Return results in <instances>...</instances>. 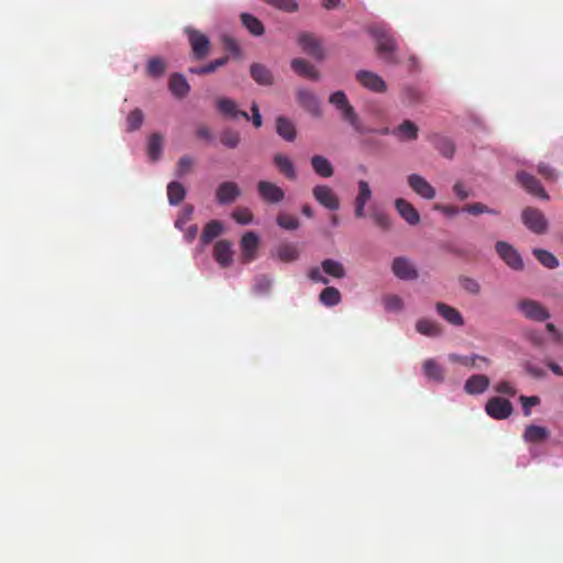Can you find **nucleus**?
Returning a JSON list of instances; mask_svg holds the SVG:
<instances>
[{
    "mask_svg": "<svg viewBox=\"0 0 563 563\" xmlns=\"http://www.w3.org/2000/svg\"><path fill=\"white\" fill-rule=\"evenodd\" d=\"M460 284L465 291L472 295H478L481 291V285L474 278L463 276L460 278Z\"/></svg>",
    "mask_w": 563,
    "mask_h": 563,
    "instance_id": "nucleus-53",
    "label": "nucleus"
},
{
    "mask_svg": "<svg viewBox=\"0 0 563 563\" xmlns=\"http://www.w3.org/2000/svg\"><path fill=\"white\" fill-rule=\"evenodd\" d=\"M532 253L544 267L553 269L559 266L558 258L549 251L534 249Z\"/></svg>",
    "mask_w": 563,
    "mask_h": 563,
    "instance_id": "nucleus-43",
    "label": "nucleus"
},
{
    "mask_svg": "<svg viewBox=\"0 0 563 563\" xmlns=\"http://www.w3.org/2000/svg\"><path fill=\"white\" fill-rule=\"evenodd\" d=\"M438 313L450 324L462 327L464 324V318L462 313L454 307H451L444 302H438L435 305Z\"/></svg>",
    "mask_w": 563,
    "mask_h": 563,
    "instance_id": "nucleus-22",
    "label": "nucleus"
},
{
    "mask_svg": "<svg viewBox=\"0 0 563 563\" xmlns=\"http://www.w3.org/2000/svg\"><path fill=\"white\" fill-rule=\"evenodd\" d=\"M185 33L187 34L194 58L203 59L207 57L210 51V41L208 36L192 27H186Z\"/></svg>",
    "mask_w": 563,
    "mask_h": 563,
    "instance_id": "nucleus-3",
    "label": "nucleus"
},
{
    "mask_svg": "<svg viewBox=\"0 0 563 563\" xmlns=\"http://www.w3.org/2000/svg\"><path fill=\"white\" fill-rule=\"evenodd\" d=\"M371 218L376 227L383 231H389L393 227V222L387 212L378 208L371 209Z\"/></svg>",
    "mask_w": 563,
    "mask_h": 563,
    "instance_id": "nucleus-39",
    "label": "nucleus"
},
{
    "mask_svg": "<svg viewBox=\"0 0 563 563\" xmlns=\"http://www.w3.org/2000/svg\"><path fill=\"white\" fill-rule=\"evenodd\" d=\"M395 208L398 214L409 224L417 225L420 222V214L413 205L404 198L395 200Z\"/></svg>",
    "mask_w": 563,
    "mask_h": 563,
    "instance_id": "nucleus-19",
    "label": "nucleus"
},
{
    "mask_svg": "<svg viewBox=\"0 0 563 563\" xmlns=\"http://www.w3.org/2000/svg\"><path fill=\"white\" fill-rule=\"evenodd\" d=\"M264 2L286 12H295L298 4L295 0H263Z\"/></svg>",
    "mask_w": 563,
    "mask_h": 563,
    "instance_id": "nucleus-52",
    "label": "nucleus"
},
{
    "mask_svg": "<svg viewBox=\"0 0 563 563\" xmlns=\"http://www.w3.org/2000/svg\"><path fill=\"white\" fill-rule=\"evenodd\" d=\"M186 196L185 187L178 181H172L167 186V197L170 205H179Z\"/></svg>",
    "mask_w": 563,
    "mask_h": 563,
    "instance_id": "nucleus-38",
    "label": "nucleus"
},
{
    "mask_svg": "<svg viewBox=\"0 0 563 563\" xmlns=\"http://www.w3.org/2000/svg\"><path fill=\"white\" fill-rule=\"evenodd\" d=\"M490 380L486 375H472L464 385V389L470 395L483 394L489 386Z\"/></svg>",
    "mask_w": 563,
    "mask_h": 563,
    "instance_id": "nucleus-24",
    "label": "nucleus"
},
{
    "mask_svg": "<svg viewBox=\"0 0 563 563\" xmlns=\"http://www.w3.org/2000/svg\"><path fill=\"white\" fill-rule=\"evenodd\" d=\"M322 272L333 278H344L346 275L343 264L339 261L327 258L321 262Z\"/></svg>",
    "mask_w": 563,
    "mask_h": 563,
    "instance_id": "nucleus-34",
    "label": "nucleus"
},
{
    "mask_svg": "<svg viewBox=\"0 0 563 563\" xmlns=\"http://www.w3.org/2000/svg\"><path fill=\"white\" fill-rule=\"evenodd\" d=\"M517 179L522 187H525L530 194L543 198L549 199L548 194L544 188L541 186L540 181L532 175L520 172L517 174Z\"/></svg>",
    "mask_w": 563,
    "mask_h": 563,
    "instance_id": "nucleus-20",
    "label": "nucleus"
},
{
    "mask_svg": "<svg viewBox=\"0 0 563 563\" xmlns=\"http://www.w3.org/2000/svg\"><path fill=\"white\" fill-rule=\"evenodd\" d=\"M407 181L412 191H415L421 198L431 200L435 197V189L421 175L410 174L407 178Z\"/></svg>",
    "mask_w": 563,
    "mask_h": 563,
    "instance_id": "nucleus-12",
    "label": "nucleus"
},
{
    "mask_svg": "<svg viewBox=\"0 0 563 563\" xmlns=\"http://www.w3.org/2000/svg\"><path fill=\"white\" fill-rule=\"evenodd\" d=\"M273 162L279 173L283 174L287 179L295 180L297 178L295 165L288 156L282 153H277L274 155Z\"/></svg>",
    "mask_w": 563,
    "mask_h": 563,
    "instance_id": "nucleus-23",
    "label": "nucleus"
},
{
    "mask_svg": "<svg viewBox=\"0 0 563 563\" xmlns=\"http://www.w3.org/2000/svg\"><path fill=\"white\" fill-rule=\"evenodd\" d=\"M162 147H163L162 135L158 133H153L148 137V143H147V153H148V156L152 158V161L158 159V157L161 156V153H162Z\"/></svg>",
    "mask_w": 563,
    "mask_h": 563,
    "instance_id": "nucleus-42",
    "label": "nucleus"
},
{
    "mask_svg": "<svg viewBox=\"0 0 563 563\" xmlns=\"http://www.w3.org/2000/svg\"><path fill=\"white\" fill-rule=\"evenodd\" d=\"M277 257L285 263H290L299 257V251L295 244L285 243L277 247Z\"/></svg>",
    "mask_w": 563,
    "mask_h": 563,
    "instance_id": "nucleus-37",
    "label": "nucleus"
},
{
    "mask_svg": "<svg viewBox=\"0 0 563 563\" xmlns=\"http://www.w3.org/2000/svg\"><path fill=\"white\" fill-rule=\"evenodd\" d=\"M422 372L430 380L441 383L444 379V368L432 358L424 361Z\"/></svg>",
    "mask_w": 563,
    "mask_h": 563,
    "instance_id": "nucleus-31",
    "label": "nucleus"
},
{
    "mask_svg": "<svg viewBox=\"0 0 563 563\" xmlns=\"http://www.w3.org/2000/svg\"><path fill=\"white\" fill-rule=\"evenodd\" d=\"M526 335L527 339L536 346H542L544 343L543 335L538 331H528Z\"/></svg>",
    "mask_w": 563,
    "mask_h": 563,
    "instance_id": "nucleus-63",
    "label": "nucleus"
},
{
    "mask_svg": "<svg viewBox=\"0 0 563 563\" xmlns=\"http://www.w3.org/2000/svg\"><path fill=\"white\" fill-rule=\"evenodd\" d=\"M229 60L228 56H223L221 58L214 59L210 62L209 64L205 65L203 71H207L208 74H211L216 71L219 67L224 66Z\"/></svg>",
    "mask_w": 563,
    "mask_h": 563,
    "instance_id": "nucleus-61",
    "label": "nucleus"
},
{
    "mask_svg": "<svg viewBox=\"0 0 563 563\" xmlns=\"http://www.w3.org/2000/svg\"><path fill=\"white\" fill-rule=\"evenodd\" d=\"M329 102L340 112L341 119L349 123L352 129L360 134L371 132L361 121L354 107L350 103L346 95L342 90H338L330 95Z\"/></svg>",
    "mask_w": 563,
    "mask_h": 563,
    "instance_id": "nucleus-1",
    "label": "nucleus"
},
{
    "mask_svg": "<svg viewBox=\"0 0 563 563\" xmlns=\"http://www.w3.org/2000/svg\"><path fill=\"white\" fill-rule=\"evenodd\" d=\"M512 410L511 402L501 397L490 398L485 406L486 413L496 420L507 419L512 413Z\"/></svg>",
    "mask_w": 563,
    "mask_h": 563,
    "instance_id": "nucleus-7",
    "label": "nucleus"
},
{
    "mask_svg": "<svg viewBox=\"0 0 563 563\" xmlns=\"http://www.w3.org/2000/svg\"><path fill=\"white\" fill-rule=\"evenodd\" d=\"M223 231V225L219 220H211L206 224V227L202 230L200 242L203 245L209 244L212 242L216 238H218Z\"/></svg>",
    "mask_w": 563,
    "mask_h": 563,
    "instance_id": "nucleus-33",
    "label": "nucleus"
},
{
    "mask_svg": "<svg viewBox=\"0 0 563 563\" xmlns=\"http://www.w3.org/2000/svg\"><path fill=\"white\" fill-rule=\"evenodd\" d=\"M213 258L222 267H229L233 262L232 243L228 240H220L213 246Z\"/></svg>",
    "mask_w": 563,
    "mask_h": 563,
    "instance_id": "nucleus-17",
    "label": "nucleus"
},
{
    "mask_svg": "<svg viewBox=\"0 0 563 563\" xmlns=\"http://www.w3.org/2000/svg\"><path fill=\"white\" fill-rule=\"evenodd\" d=\"M523 224L536 234H543L548 230V220L542 211L528 207L521 213Z\"/></svg>",
    "mask_w": 563,
    "mask_h": 563,
    "instance_id": "nucleus-4",
    "label": "nucleus"
},
{
    "mask_svg": "<svg viewBox=\"0 0 563 563\" xmlns=\"http://www.w3.org/2000/svg\"><path fill=\"white\" fill-rule=\"evenodd\" d=\"M257 191L260 197L268 203H278L285 198L283 188L267 180L258 181Z\"/></svg>",
    "mask_w": 563,
    "mask_h": 563,
    "instance_id": "nucleus-13",
    "label": "nucleus"
},
{
    "mask_svg": "<svg viewBox=\"0 0 563 563\" xmlns=\"http://www.w3.org/2000/svg\"><path fill=\"white\" fill-rule=\"evenodd\" d=\"M549 430L544 427L529 424L523 433V440L528 443H540L549 438Z\"/></svg>",
    "mask_w": 563,
    "mask_h": 563,
    "instance_id": "nucleus-32",
    "label": "nucleus"
},
{
    "mask_svg": "<svg viewBox=\"0 0 563 563\" xmlns=\"http://www.w3.org/2000/svg\"><path fill=\"white\" fill-rule=\"evenodd\" d=\"M217 109L220 113H222L225 117L236 119L239 117L245 119L246 121L250 120V115L246 111L239 110L238 104L235 101L229 98H219L217 100Z\"/></svg>",
    "mask_w": 563,
    "mask_h": 563,
    "instance_id": "nucleus-21",
    "label": "nucleus"
},
{
    "mask_svg": "<svg viewBox=\"0 0 563 563\" xmlns=\"http://www.w3.org/2000/svg\"><path fill=\"white\" fill-rule=\"evenodd\" d=\"M191 166H192V159L189 156L185 155V156L180 157L177 163V170H176L177 176L183 177L184 175H186L191 169Z\"/></svg>",
    "mask_w": 563,
    "mask_h": 563,
    "instance_id": "nucleus-58",
    "label": "nucleus"
},
{
    "mask_svg": "<svg viewBox=\"0 0 563 563\" xmlns=\"http://www.w3.org/2000/svg\"><path fill=\"white\" fill-rule=\"evenodd\" d=\"M273 282L268 275H257L253 279L252 291L256 295H267L271 291Z\"/></svg>",
    "mask_w": 563,
    "mask_h": 563,
    "instance_id": "nucleus-41",
    "label": "nucleus"
},
{
    "mask_svg": "<svg viewBox=\"0 0 563 563\" xmlns=\"http://www.w3.org/2000/svg\"><path fill=\"white\" fill-rule=\"evenodd\" d=\"M298 43L306 54L318 60L323 58L324 54L322 45L314 35L310 33H301L298 37Z\"/></svg>",
    "mask_w": 563,
    "mask_h": 563,
    "instance_id": "nucleus-14",
    "label": "nucleus"
},
{
    "mask_svg": "<svg viewBox=\"0 0 563 563\" xmlns=\"http://www.w3.org/2000/svg\"><path fill=\"white\" fill-rule=\"evenodd\" d=\"M494 388L499 394H505L510 397L516 395V388L507 380L498 382Z\"/></svg>",
    "mask_w": 563,
    "mask_h": 563,
    "instance_id": "nucleus-59",
    "label": "nucleus"
},
{
    "mask_svg": "<svg viewBox=\"0 0 563 563\" xmlns=\"http://www.w3.org/2000/svg\"><path fill=\"white\" fill-rule=\"evenodd\" d=\"M165 63L163 59L154 57L147 63L146 71L152 77H159L165 73Z\"/></svg>",
    "mask_w": 563,
    "mask_h": 563,
    "instance_id": "nucleus-48",
    "label": "nucleus"
},
{
    "mask_svg": "<svg viewBox=\"0 0 563 563\" xmlns=\"http://www.w3.org/2000/svg\"><path fill=\"white\" fill-rule=\"evenodd\" d=\"M220 141L224 146L229 148H235L240 143V135L235 131L225 130L221 134Z\"/></svg>",
    "mask_w": 563,
    "mask_h": 563,
    "instance_id": "nucleus-51",
    "label": "nucleus"
},
{
    "mask_svg": "<svg viewBox=\"0 0 563 563\" xmlns=\"http://www.w3.org/2000/svg\"><path fill=\"white\" fill-rule=\"evenodd\" d=\"M258 246V235L253 231L246 232L240 241L241 261L243 263L253 262L257 256Z\"/></svg>",
    "mask_w": 563,
    "mask_h": 563,
    "instance_id": "nucleus-9",
    "label": "nucleus"
},
{
    "mask_svg": "<svg viewBox=\"0 0 563 563\" xmlns=\"http://www.w3.org/2000/svg\"><path fill=\"white\" fill-rule=\"evenodd\" d=\"M525 369L530 376H532L534 378H543L547 375V373L543 368H541L530 362L526 363Z\"/></svg>",
    "mask_w": 563,
    "mask_h": 563,
    "instance_id": "nucleus-60",
    "label": "nucleus"
},
{
    "mask_svg": "<svg viewBox=\"0 0 563 563\" xmlns=\"http://www.w3.org/2000/svg\"><path fill=\"white\" fill-rule=\"evenodd\" d=\"M356 80L363 87H365L368 90H372L374 92H384V91H386V88H387L384 79L379 75L372 73V71L360 70L356 74Z\"/></svg>",
    "mask_w": 563,
    "mask_h": 563,
    "instance_id": "nucleus-15",
    "label": "nucleus"
},
{
    "mask_svg": "<svg viewBox=\"0 0 563 563\" xmlns=\"http://www.w3.org/2000/svg\"><path fill=\"white\" fill-rule=\"evenodd\" d=\"M418 126L410 120H405L401 124L393 130V134L399 141H413L418 137Z\"/></svg>",
    "mask_w": 563,
    "mask_h": 563,
    "instance_id": "nucleus-25",
    "label": "nucleus"
},
{
    "mask_svg": "<svg viewBox=\"0 0 563 563\" xmlns=\"http://www.w3.org/2000/svg\"><path fill=\"white\" fill-rule=\"evenodd\" d=\"M144 114L143 111L139 108L133 109L126 118V130L129 132L136 131L143 124Z\"/></svg>",
    "mask_w": 563,
    "mask_h": 563,
    "instance_id": "nucleus-45",
    "label": "nucleus"
},
{
    "mask_svg": "<svg viewBox=\"0 0 563 563\" xmlns=\"http://www.w3.org/2000/svg\"><path fill=\"white\" fill-rule=\"evenodd\" d=\"M518 310L529 320L542 322L550 318L548 309L537 300L521 299L517 303Z\"/></svg>",
    "mask_w": 563,
    "mask_h": 563,
    "instance_id": "nucleus-5",
    "label": "nucleus"
},
{
    "mask_svg": "<svg viewBox=\"0 0 563 563\" xmlns=\"http://www.w3.org/2000/svg\"><path fill=\"white\" fill-rule=\"evenodd\" d=\"M453 191L461 200H465L468 197V192L466 191L464 185L461 181H457L453 186Z\"/></svg>",
    "mask_w": 563,
    "mask_h": 563,
    "instance_id": "nucleus-64",
    "label": "nucleus"
},
{
    "mask_svg": "<svg viewBox=\"0 0 563 563\" xmlns=\"http://www.w3.org/2000/svg\"><path fill=\"white\" fill-rule=\"evenodd\" d=\"M369 33L376 40L377 52L386 63L397 65L399 59L395 56L397 44L389 29L384 25H374L369 29Z\"/></svg>",
    "mask_w": 563,
    "mask_h": 563,
    "instance_id": "nucleus-2",
    "label": "nucleus"
},
{
    "mask_svg": "<svg viewBox=\"0 0 563 563\" xmlns=\"http://www.w3.org/2000/svg\"><path fill=\"white\" fill-rule=\"evenodd\" d=\"M250 74L254 81L258 85L271 86L274 82L273 74L266 66L262 64H252L250 68Z\"/></svg>",
    "mask_w": 563,
    "mask_h": 563,
    "instance_id": "nucleus-28",
    "label": "nucleus"
},
{
    "mask_svg": "<svg viewBox=\"0 0 563 563\" xmlns=\"http://www.w3.org/2000/svg\"><path fill=\"white\" fill-rule=\"evenodd\" d=\"M539 174L547 180H555V170L547 164H540L538 168Z\"/></svg>",
    "mask_w": 563,
    "mask_h": 563,
    "instance_id": "nucleus-62",
    "label": "nucleus"
},
{
    "mask_svg": "<svg viewBox=\"0 0 563 563\" xmlns=\"http://www.w3.org/2000/svg\"><path fill=\"white\" fill-rule=\"evenodd\" d=\"M393 273L400 279L412 280L418 277L413 264L406 257H396L391 265Z\"/></svg>",
    "mask_w": 563,
    "mask_h": 563,
    "instance_id": "nucleus-18",
    "label": "nucleus"
},
{
    "mask_svg": "<svg viewBox=\"0 0 563 563\" xmlns=\"http://www.w3.org/2000/svg\"><path fill=\"white\" fill-rule=\"evenodd\" d=\"M419 333L427 336H439L441 334L440 325L430 319H420L416 323Z\"/></svg>",
    "mask_w": 563,
    "mask_h": 563,
    "instance_id": "nucleus-40",
    "label": "nucleus"
},
{
    "mask_svg": "<svg viewBox=\"0 0 563 563\" xmlns=\"http://www.w3.org/2000/svg\"><path fill=\"white\" fill-rule=\"evenodd\" d=\"M373 192L366 180H358L357 183V195L354 199V216L357 219L365 217V207L372 199Z\"/></svg>",
    "mask_w": 563,
    "mask_h": 563,
    "instance_id": "nucleus-11",
    "label": "nucleus"
},
{
    "mask_svg": "<svg viewBox=\"0 0 563 563\" xmlns=\"http://www.w3.org/2000/svg\"><path fill=\"white\" fill-rule=\"evenodd\" d=\"M311 167L313 172L322 177V178H330L334 174V168L331 164V162L322 156V155H313L311 157Z\"/></svg>",
    "mask_w": 563,
    "mask_h": 563,
    "instance_id": "nucleus-26",
    "label": "nucleus"
},
{
    "mask_svg": "<svg viewBox=\"0 0 563 563\" xmlns=\"http://www.w3.org/2000/svg\"><path fill=\"white\" fill-rule=\"evenodd\" d=\"M169 89L175 97L184 98L188 95L190 86L184 75L175 73L169 78Z\"/></svg>",
    "mask_w": 563,
    "mask_h": 563,
    "instance_id": "nucleus-29",
    "label": "nucleus"
},
{
    "mask_svg": "<svg viewBox=\"0 0 563 563\" xmlns=\"http://www.w3.org/2000/svg\"><path fill=\"white\" fill-rule=\"evenodd\" d=\"M232 217L240 224H247L253 220L252 212L246 208L235 210Z\"/></svg>",
    "mask_w": 563,
    "mask_h": 563,
    "instance_id": "nucleus-55",
    "label": "nucleus"
},
{
    "mask_svg": "<svg viewBox=\"0 0 563 563\" xmlns=\"http://www.w3.org/2000/svg\"><path fill=\"white\" fill-rule=\"evenodd\" d=\"M449 358L452 362L461 363L462 365L470 366V367H477V364H476L477 360H479L486 364L489 363L488 358H486L484 356L476 355V354H473L472 356H462V355H457V354H450Z\"/></svg>",
    "mask_w": 563,
    "mask_h": 563,
    "instance_id": "nucleus-46",
    "label": "nucleus"
},
{
    "mask_svg": "<svg viewBox=\"0 0 563 563\" xmlns=\"http://www.w3.org/2000/svg\"><path fill=\"white\" fill-rule=\"evenodd\" d=\"M321 272V267L313 266L308 271L307 276L313 283H319L323 285L329 284V279L324 277Z\"/></svg>",
    "mask_w": 563,
    "mask_h": 563,
    "instance_id": "nucleus-57",
    "label": "nucleus"
},
{
    "mask_svg": "<svg viewBox=\"0 0 563 563\" xmlns=\"http://www.w3.org/2000/svg\"><path fill=\"white\" fill-rule=\"evenodd\" d=\"M291 68L296 74L308 79L318 80L320 77L316 67L302 58L292 59Z\"/></svg>",
    "mask_w": 563,
    "mask_h": 563,
    "instance_id": "nucleus-27",
    "label": "nucleus"
},
{
    "mask_svg": "<svg viewBox=\"0 0 563 563\" xmlns=\"http://www.w3.org/2000/svg\"><path fill=\"white\" fill-rule=\"evenodd\" d=\"M463 210L471 214H474V216L482 214V213H488V214H498L499 213L497 210L490 209L482 202H474V203L467 205L464 207Z\"/></svg>",
    "mask_w": 563,
    "mask_h": 563,
    "instance_id": "nucleus-50",
    "label": "nucleus"
},
{
    "mask_svg": "<svg viewBox=\"0 0 563 563\" xmlns=\"http://www.w3.org/2000/svg\"><path fill=\"white\" fill-rule=\"evenodd\" d=\"M277 224L286 230H296L299 227V221L295 216L288 213H279Z\"/></svg>",
    "mask_w": 563,
    "mask_h": 563,
    "instance_id": "nucleus-49",
    "label": "nucleus"
},
{
    "mask_svg": "<svg viewBox=\"0 0 563 563\" xmlns=\"http://www.w3.org/2000/svg\"><path fill=\"white\" fill-rule=\"evenodd\" d=\"M434 146L444 157H448V158H452L455 153V146H454L453 142L448 137H443V136L435 137Z\"/></svg>",
    "mask_w": 563,
    "mask_h": 563,
    "instance_id": "nucleus-44",
    "label": "nucleus"
},
{
    "mask_svg": "<svg viewBox=\"0 0 563 563\" xmlns=\"http://www.w3.org/2000/svg\"><path fill=\"white\" fill-rule=\"evenodd\" d=\"M241 21L243 25L250 31L254 36H261L264 34V25L263 23L254 15L250 13H242Z\"/></svg>",
    "mask_w": 563,
    "mask_h": 563,
    "instance_id": "nucleus-36",
    "label": "nucleus"
},
{
    "mask_svg": "<svg viewBox=\"0 0 563 563\" xmlns=\"http://www.w3.org/2000/svg\"><path fill=\"white\" fill-rule=\"evenodd\" d=\"M495 249L497 254L510 268L515 271H521L523 268V261L512 245L504 241H498Z\"/></svg>",
    "mask_w": 563,
    "mask_h": 563,
    "instance_id": "nucleus-8",
    "label": "nucleus"
},
{
    "mask_svg": "<svg viewBox=\"0 0 563 563\" xmlns=\"http://www.w3.org/2000/svg\"><path fill=\"white\" fill-rule=\"evenodd\" d=\"M402 98L408 104H417L422 102L423 93L417 87L408 86L402 91Z\"/></svg>",
    "mask_w": 563,
    "mask_h": 563,
    "instance_id": "nucleus-47",
    "label": "nucleus"
},
{
    "mask_svg": "<svg viewBox=\"0 0 563 563\" xmlns=\"http://www.w3.org/2000/svg\"><path fill=\"white\" fill-rule=\"evenodd\" d=\"M241 195V189L234 181H223L216 191L219 205H230Z\"/></svg>",
    "mask_w": 563,
    "mask_h": 563,
    "instance_id": "nucleus-16",
    "label": "nucleus"
},
{
    "mask_svg": "<svg viewBox=\"0 0 563 563\" xmlns=\"http://www.w3.org/2000/svg\"><path fill=\"white\" fill-rule=\"evenodd\" d=\"M519 400L522 405L525 416H530V408L540 404V398L538 396H520Z\"/></svg>",
    "mask_w": 563,
    "mask_h": 563,
    "instance_id": "nucleus-54",
    "label": "nucleus"
},
{
    "mask_svg": "<svg viewBox=\"0 0 563 563\" xmlns=\"http://www.w3.org/2000/svg\"><path fill=\"white\" fill-rule=\"evenodd\" d=\"M276 132L288 142H292L297 136L295 124L285 117H278L276 119Z\"/></svg>",
    "mask_w": 563,
    "mask_h": 563,
    "instance_id": "nucleus-30",
    "label": "nucleus"
},
{
    "mask_svg": "<svg viewBox=\"0 0 563 563\" xmlns=\"http://www.w3.org/2000/svg\"><path fill=\"white\" fill-rule=\"evenodd\" d=\"M296 97L299 106L308 111L311 115L316 118H320L322 115L320 101L313 92L300 88L296 91Z\"/></svg>",
    "mask_w": 563,
    "mask_h": 563,
    "instance_id": "nucleus-10",
    "label": "nucleus"
},
{
    "mask_svg": "<svg viewBox=\"0 0 563 563\" xmlns=\"http://www.w3.org/2000/svg\"><path fill=\"white\" fill-rule=\"evenodd\" d=\"M384 305H385L386 310L398 311V310H401V308H402V300L400 297H398L396 295H390L384 299Z\"/></svg>",
    "mask_w": 563,
    "mask_h": 563,
    "instance_id": "nucleus-56",
    "label": "nucleus"
},
{
    "mask_svg": "<svg viewBox=\"0 0 563 563\" xmlns=\"http://www.w3.org/2000/svg\"><path fill=\"white\" fill-rule=\"evenodd\" d=\"M319 300L327 307H333L341 302L342 296L335 287H325L319 295Z\"/></svg>",
    "mask_w": 563,
    "mask_h": 563,
    "instance_id": "nucleus-35",
    "label": "nucleus"
},
{
    "mask_svg": "<svg viewBox=\"0 0 563 563\" xmlns=\"http://www.w3.org/2000/svg\"><path fill=\"white\" fill-rule=\"evenodd\" d=\"M312 196L320 206L330 211H336L340 208L338 195L328 185H316L312 188Z\"/></svg>",
    "mask_w": 563,
    "mask_h": 563,
    "instance_id": "nucleus-6",
    "label": "nucleus"
}]
</instances>
